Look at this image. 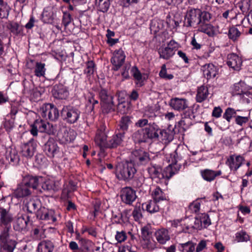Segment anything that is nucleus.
Here are the masks:
<instances>
[{"label": "nucleus", "mask_w": 252, "mask_h": 252, "mask_svg": "<svg viewBox=\"0 0 252 252\" xmlns=\"http://www.w3.org/2000/svg\"><path fill=\"white\" fill-rule=\"evenodd\" d=\"M72 21L73 18H72L71 15L68 12H63L62 18V24L63 25L64 27L66 28Z\"/></svg>", "instance_id": "obj_62"}, {"label": "nucleus", "mask_w": 252, "mask_h": 252, "mask_svg": "<svg viewBox=\"0 0 252 252\" xmlns=\"http://www.w3.org/2000/svg\"><path fill=\"white\" fill-rule=\"evenodd\" d=\"M14 220L13 214L9 208L0 207V225L3 227H11V223Z\"/></svg>", "instance_id": "obj_9"}, {"label": "nucleus", "mask_w": 252, "mask_h": 252, "mask_svg": "<svg viewBox=\"0 0 252 252\" xmlns=\"http://www.w3.org/2000/svg\"><path fill=\"white\" fill-rule=\"evenodd\" d=\"M80 110L70 105L63 106L61 112L62 119L69 124L76 123L80 118Z\"/></svg>", "instance_id": "obj_3"}, {"label": "nucleus", "mask_w": 252, "mask_h": 252, "mask_svg": "<svg viewBox=\"0 0 252 252\" xmlns=\"http://www.w3.org/2000/svg\"><path fill=\"white\" fill-rule=\"evenodd\" d=\"M148 172L150 177L152 178L163 179L161 166L157 164H151L148 168Z\"/></svg>", "instance_id": "obj_33"}, {"label": "nucleus", "mask_w": 252, "mask_h": 252, "mask_svg": "<svg viewBox=\"0 0 252 252\" xmlns=\"http://www.w3.org/2000/svg\"><path fill=\"white\" fill-rule=\"evenodd\" d=\"M128 213V211L125 210L123 213L120 212L119 210L115 209L112 211V219L115 222L120 223L124 221V216L126 215Z\"/></svg>", "instance_id": "obj_38"}, {"label": "nucleus", "mask_w": 252, "mask_h": 252, "mask_svg": "<svg viewBox=\"0 0 252 252\" xmlns=\"http://www.w3.org/2000/svg\"><path fill=\"white\" fill-rule=\"evenodd\" d=\"M240 111V110H236L232 108L228 107L223 114V118L229 123L233 117L235 118V116H237V112Z\"/></svg>", "instance_id": "obj_48"}, {"label": "nucleus", "mask_w": 252, "mask_h": 252, "mask_svg": "<svg viewBox=\"0 0 252 252\" xmlns=\"http://www.w3.org/2000/svg\"><path fill=\"white\" fill-rule=\"evenodd\" d=\"M158 53L160 58L168 60L175 55V52L170 47L161 46L158 50Z\"/></svg>", "instance_id": "obj_31"}, {"label": "nucleus", "mask_w": 252, "mask_h": 252, "mask_svg": "<svg viewBox=\"0 0 252 252\" xmlns=\"http://www.w3.org/2000/svg\"><path fill=\"white\" fill-rule=\"evenodd\" d=\"M209 94L208 88L207 86L202 85L198 87L195 99L197 102L201 103L205 100Z\"/></svg>", "instance_id": "obj_30"}, {"label": "nucleus", "mask_w": 252, "mask_h": 252, "mask_svg": "<svg viewBox=\"0 0 252 252\" xmlns=\"http://www.w3.org/2000/svg\"><path fill=\"white\" fill-rule=\"evenodd\" d=\"M158 134L159 135L158 138L160 139L161 140L164 141L165 143L166 142H169L173 139L172 135L166 130L159 129Z\"/></svg>", "instance_id": "obj_54"}, {"label": "nucleus", "mask_w": 252, "mask_h": 252, "mask_svg": "<svg viewBox=\"0 0 252 252\" xmlns=\"http://www.w3.org/2000/svg\"><path fill=\"white\" fill-rule=\"evenodd\" d=\"M232 92L235 95L245 94L246 92L245 89V83L240 81L237 83H235L232 88Z\"/></svg>", "instance_id": "obj_47"}, {"label": "nucleus", "mask_w": 252, "mask_h": 252, "mask_svg": "<svg viewBox=\"0 0 252 252\" xmlns=\"http://www.w3.org/2000/svg\"><path fill=\"white\" fill-rule=\"evenodd\" d=\"M52 93L55 98L59 99H65L69 95L67 87L61 83L56 84L53 86Z\"/></svg>", "instance_id": "obj_14"}, {"label": "nucleus", "mask_w": 252, "mask_h": 252, "mask_svg": "<svg viewBox=\"0 0 252 252\" xmlns=\"http://www.w3.org/2000/svg\"><path fill=\"white\" fill-rule=\"evenodd\" d=\"M159 75L161 78L166 80H171L174 77V76L172 74H167L166 67L165 64L162 65L161 70L159 73Z\"/></svg>", "instance_id": "obj_61"}, {"label": "nucleus", "mask_w": 252, "mask_h": 252, "mask_svg": "<svg viewBox=\"0 0 252 252\" xmlns=\"http://www.w3.org/2000/svg\"><path fill=\"white\" fill-rule=\"evenodd\" d=\"M199 215L193 219H188L186 220V227L187 230H189L190 228H193L197 230L202 229V223Z\"/></svg>", "instance_id": "obj_35"}, {"label": "nucleus", "mask_w": 252, "mask_h": 252, "mask_svg": "<svg viewBox=\"0 0 252 252\" xmlns=\"http://www.w3.org/2000/svg\"><path fill=\"white\" fill-rule=\"evenodd\" d=\"M196 244L191 241L180 244V250L182 252H194Z\"/></svg>", "instance_id": "obj_50"}, {"label": "nucleus", "mask_w": 252, "mask_h": 252, "mask_svg": "<svg viewBox=\"0 0 252 252\" xmlns=\"http://www.w3.org/2000/svg\"><path fill=\"white\" fill-rule=\"evenodd\" d=\"M122 202L127 205H131L136 200L137 195L135 191L130 187L123 188L121 192Z\"/></svg>", "instance_id": "obj_13"}, {"label": "nucleus", "mask_w": 252, "mask_h": 252, "mask_svg": "<svg viewBox=\"0 0 252 252\" xmlns=\"http://www.w3.org/2000/svg\"><path fill=\"white\" fill-rule=\"evenodd\" d=\"M226 63L229 67L238 71L241 69L242 61L237 54L231 53L227 56Z\"/></svg>", "instance_id": "obj_17"}, {"label": "nucleus", "mask_w": 252, "mask_h": 252, "mask_svg": "<svg viewBox=\"0 0 252 252\" xmlns=\"http://www.w3.org/2000/svg\"><path fill=\"white\" fill-rule=\"evenodd\" d=\"M132 138L136 143L146 142L148 141L145 128H140L135 132L132 135Z\"/></svg>", "instance_id": "obj_32"}, {"label": "nucleus", "mask_w": 252, "mask_h": 252, "mask_svg": "<svg viewBox=\"0 0 252 252\" xmlns=\"http://www.w3.org/2000/svg\"><path fill=\"white\" fill-rule=\"evenodd\" d=\"M145 206L146 210L151 214L155 213L159 211V208L157 205V202L154 200H150L142 204L143 207Z\"/></svg>", "instance_id": "obj_41"}, {"label": "nucleus", "mask_w": 252, "mask_h": 252, "mask_svg": "<svg viewBox=\"0 0 252 252\" xmlns=\"http://www.w3.org/2000/svg\"><path fill=\"white\" fill-rule=\"evenodd\" d=\"M126 59L124 51L119 49L114 51L113 56L111 59V63L113 64L112 69L118 70L123 64Z\"/></svg>", "instance_id": "obj_11"}, {"label": "nucleus", "mask_w": 252, "mask_h": 252, "mask_svg": "<svg viewBox=\"0 0 252 252\" xmlns=\"http://www.w3.org/2000/svg\"><path fill=\"white\" fill-rule=\"evenodd\" d=\"M41 183V189L43 191L49 193L55 192L60 188L61 183L58 180H54L50 179L44 180L42 178Z\"/></svg>", "instance_id": "obj_12"}, {"label": "nucleus", "mask_w": 252, "mask_h": 252, "mask_svg": "<svg viewBox=\"0 0 252 252\" xmlns=\"http://www.w3.org/2000/svg\"><path fill=\"white\" fill-rule=\"evenodd\" d=\"M16 242L11 241L8 244H0L1 252H13L16 247Z\"/></svg>", "instance_id": "obj_57"}, {"label": "nucleus", "mask_w": 252, "mask_h": 252, "mask_svg": "<svg viewBox=\"0 0 252 252\" xmlns=\"http://www.w3.org/2000/svg\"><path fill=\"white\" fill-rule=\"evenodd\" d=\"M155 235L158 242L161 244H165L170 239L168 231L164 228L157 230L155 233Z\"/></svg>", "instance_id": "obj_34"}, {"label": "nucleus", "mask_w": 252, "mask_h": 252, "mask_svg": "<svg viewBox=\"0 0 252 252\" xmlns=\"http://www.w3.org/2000/svg\"><path fill=\"white\" fill-rule=\"evenodd\" d=\"M237 5L243 13H247L250 8L251 1L250 0H241Z\"/></svg>", "instance_id": "obj_58"}, {"label": "nucleus", "mask_w": 252, "mask_h": 252, "mask_svg": "<svg viewBox=\"0 0 252 252\" xmlns=\"http://www.w3.org/2000/svg\"><path fill=\"white\" fill-rule=\"evenodd\" d=\"M200 173L204 180L210 182L214 180L217 176L220 175L221 174V171L220 170L215 171L206 169L201 170Z\"/></svg>", "instance_id": "obj_28"}, {"label": "nucleus", "mask_w": 252, "mask_h": 252, "mask_svg": "<svg viewBox=\"0 0 252 252\" xmlns=\"http://www.w3.org/2000/svg\"><path fill=\"white\" fill-rule=\"evenodd\" d=\"M144 211L143 206L141 207L140 203H137L134 206L132 215L134 220L136 221H139L143 217L142 212Z\"/></svg>", "instance_id": "obj_43"}, {"label": "nucleus", "mask_w": 252, "mask_h": 252, "mask_svg": "<svg viewBox=\"0 0 252 252\" xmlns=\"http://www.w3.org/2000/svg\"><path fill=\"white\" fill-rule=\"evenodd\" d=\"M43 150L48 157L53 158L59 153L60 148L55 139L49 138L44 145Z\"/></svg>", "instance_id": "obj_10"}, {"label": "nucleus", "mask_w": 252, "mask_h": 252, "mask_svg": "<svg viewBox=\"0 0 252 252\" xmlns=\"http://www.w3.org/2000/svg\"><path fill=\"white\" fill-rule=\"evenodd\" d=\"M53 243L49 240L41 242L38 245V252H52L54 249Z\"/></svg>", "instance_id": "obj_37"}, {"label": "nucleus", "mask_w": 252, "mask_h": 252, "mask_svg": "<svg viewBox=\"0 0 252 252\" xmlns=\"http://www.w3.org/2000/svg\"><path fill=\"white\" fill-rule=\"evenodd\" d=\"M136 171L133 162L120 163L116 167V175L120 180L128 181L134 177Z\"/></svg>", "instance_id": "obj_1"}, {"label": "nucleus", "mask_w": 252, "mask_h": 252, "mask_svg": "<svg viewBox=\"0 0 252 252\" xmlns=\"http://www.w3.org/2000/svg\"><path fill=\"white\" fill-rule=\"evenodd\" d=\"M147 139H158L159 137L158 131L159 128L158 125L153 123L149 125L148 126L144 128Z\"/></svg>", "instance_id": "obj_26"}, {"label": "nucleus", "mask_w": 252, "mask_h": 252, "mask_svg": "<svg viewBox=\"0 0 252 252\" xmlns=\"http://www.w3.org/2000/svg\"><path fill=\"white\" fill-rule=\"evenodd\" d=\"M6 160L13 165L18 164L20 158L17 151L15 149H10L8 150L5 154Z\"/></svg>", "instance_id": "obj_29"}, {"label": "nucleus", "mask_w": 252, "mask_h": 252, "mask_svg": "<svg viewBox=\"0 0 252 252\" xmlns=\"http://www.w3.org/2000/svg\"><path fill=\"white\" fill-rule=\"evenodd\" d=\"M171 164H169L161 172L163 179L167 178L168 179L171 178L177 171L175 168H173L172 164H176L179 159L177 150H176L173 154H171Z\"/></svg>", "instance_id": "obj_16"}, {"label": "nucleus", "mask_w": 252, "mask_h": 252, "mask_svg": "<svg viewBox=\"0 0 252 252\" xmlns=\"http://www.w3.org/2000/svg\"><path fill=\"white\" fill-rule=\"evenodd\" d=\"M204 13L208 12L202 11L198 8H189L187 10L185 17V25L187 27H197L203 19Z\"/></svg>", "instance_id": "obj_2"}, {"label": "nucleus", "mask_w": 252, "mask_h": 252, "mask_svg": "<svg viewBox=\"0 0 252 252\" xmlns=\"http://www.w3.org/2000/svg\"><path fill=\"white\" fill-rule=\"evenodd\" d=\"M26 207L29 213H37V210L41 207V203L38 199H30L26 203Z\"/></svg>", "instance_id": "obj_36"}, {"label": "nucleus", "mask_w": 252, "mask_h": 252, "mask_svg": "<svg viewBox=\"0 0 252 252\" xmlns=\"http://www.w3.org/2000/svg\"><path fill=\"white\" fill-rule=\"evenodd\" d=\"M169 105L173 109L177 111L184 110L188 107V101L186 99L178 97L171 99Z\"/></svg>", "instance_id": "obj_23"}, {"label": "nucleus", "mask_w": 252, "mask_h": 252, "mask_svg": "<svg viewBox=\"0 0 252 252\" xmlns=\"http://www.w3.org/2000/svg\"><path fill=\"white\" fill-rule=\"evenodd\" d=\"M38 131L46 132L50 135L54 134L55 129L53 125L42 120H36L31 126L30 132L33 136H36L37 135Z\"/></svg>", "instance_id": "obj_4"}, {"label": "nucleus", "mask_w": 252, "mask_h": 252, "mask_svg": "<svg viewBox=\"0 0 252 252\" xmlns=\"http://www.w3.org/2000/svg\"><path fill=\"white\" fill-rule=\"evenodd\" d=\"M141 244L143 249L148 250H152L155 247V242L152 238L141 240Z\"/></svg>", "instance_id": "obj_55"}, {"label": "nucleus", "mask_w": 252, "mask_h": 252, "mask_svg": "<svg viewBox=\"0 0 252 252\" xmlns=\"http://www.w3.org/2000/svg\"><path fill=\"white\" fill-rule=\"evenodd\" d=\"M131 157L134 161L138 165H146L150 160L149 154L141 149L132 151Z\"/></svg>", "instance_id": "obj_8"}, {"label": "nucleus", "mask_w": 252, "mask_h": 252, "mask_svg": "<svg viewBox=\"0 0 252 252\" xmlns=\"http://www.w3.org/2000/svg\"><path fill=\"white\" fill-rule=\"evenodd\" d=\"M152 195L154 201H155L156 202H158L160 201L166 199L165 195L159 188H156L153 191Z\"/></svg>", "instance_id": "obj_51"}, {"label": "nucleus", "mask_w": 252, "mask_h": 252, "mask_svg": "<svg viewBox=\"0 0 252 252\" xmlns=\"http://www.w3.org/2000/svg\"><path fill=\"white\" fill-rule=\"evenodd\" d=\"M98 10L102 12H106L110 6V0H95Z\"/></svg>", "instance_id": "obj_46"}, {"label": "nucleus", "mask_w": 252, "mask_h": 252, "mask_svg": "<svg viewBox=\"0 0 252 252\" xmlns=\"http://www.w3.org/2000/svg\"><path fill=\"white\" fill-rule=\"evenodd\" d=\"M151 226L146 225L141 228V240L152 238Z\"/></svg>", "instance_id": "obj_52"}, {"label": "nucleus", "mask_w": 252, "mask_h": 252, "mask_svg": "<svg viewBox=\"0 0 252 252\" xmlns=\"http://www.w3.org/2000/svg\"><path fill=\"white\" fill-rule=\"evenodd\" d=\"M10 6L3 0H0V18H6L10 10Z\"/></svg>", "instance_id": "obj_44"}, {"label": "nucleus", "mask_w": 252, "mask_h": 252, "mask_svg": "<svg viewBox=\"0 0 252 252\" xmlns=\"http://www.w3.org/2000/svg\"><path fill=\"white\" fill-rule=\"evenodd\" d=\"M203 75L207 79L214 78L219 72V68L213 63L206 64L202 66Z\"/></svg>", "instance_id": "obj_22"}, {"label": "nucleus", "mask_w": 252, "mask_h": 252, "mask_svg": "<svg viewBox=\"0 0 252 252\" xmlns=\"http://www.w3.org/2000/svg\"><path fill=\"white\" fill-rule=\"evenodd\" d=\"M29 220V217L23 215L17 216L13 224V229L15 231L21 232L25 230Z\"/></svg>", "instance_id": "obj_21"}, {"label": "nucleus", "mask_w": 252, "mask_h": 252, "mask_svg": "<svg viewBox=\"0 0 252 252\" xmlns=\"http://www.w3.org/2000/svg\"><path fill=\"white\" fill-rule=\"evenodd\" d=\"M36 216L40 220H51L52 222L56 221V218L54 216V212L45 207H40L37 210Z\"/></svg>", "instance_id": "obj_20"}, {"label": "nucleus", "mask_w": 252, "mask_h": 252, "mask_svg": "<svg viewBox=\"0 0 252 252\" xmlns=\"http://www.w3.org/2000/svg\"><path fill=\"white\" fill-rule=\"evenodd\" d=\"M118 111L121 114L126 113L128 111L127 104L124 100H122L117 105Z\"/></svg>", "instance_id": "obj_64"}, {"label": "nucleus", "mask_w": 252, "mask_h": 252, "mask_svg": "<svg viewBox=\"0 0 252 252\" xmlns=\"http://www.w3.org/2000/svg\"><path fill=\"white\" fill-rule=\"evenodd\" d=\"M11 227H4L3 230L0 234V244H8L9 242L14 241V240L9 239V231Z\"/></svg>", "instance_id": "obj_49"}, {"label": "nucleus", "mask_w": 252, "mask_h": 252, "mask_svg": "<svg viewBox=\"0 0 252 252\" xmlns=\"http://www.w3.org/2000/svg\"><path fill=\"white\" fill-rule=\"evenodd\" d=\"M7 28L10 30L11 32L16 35L20 33L21 31L19 25L15 22L9 23L7 25Z\"/></svg>", "instance_id": "obj_60"}, {"label": "nucleus", "mask_w": 252, "mask_h": 252, "mask_svg": "<svg viewBox=\"0 0 252 252\" xmlns=\"http://www.w3.org/2000/svg\"><path fill=\"white\" fill-rule=\"evenodd\" d=\"M86 66L87 67L84 70V73L89 75L93 74L95 70V64L94 62L92 61H88L87 63Z\"/></svg>", "instance_id": "obj_63"}, {"label": "nucleus", "mask_w": 252, "mask_h": 252, "mask_svg": "<svg viewBox=\"0 0 252 252\" xmlns=\"http://www.w3.org/2000/svg\"><path fill=\"white\" fill-rule=\"evenodd\" d=\"M131 123V118L128 116H123L119 122V130L125 133L128 129V126Z\"/></svg>", "instance_id": "obj_39"}, {"label": "nucleus", "mask_w": 252, "mask_h": 252, "mask_svg": "<svg viewBox=\"0 0 252 252\" xmlns=\"http://www.w3.org/2000/svg\"><path fill=\"white\" fill-rule=\"evenodd\" d=\"M46 70L45 63L36 62L35 64L34 74L38 77H44Z\"/></svg>", "instance_id": "obj_42"}, {"label": "nucleus", "mask_w": 252, "mask_h": 252, "mask_svg": "<svg viewBox=\"0 0 252 252\" xmlns=\"http://www.w3.org/2000/svg\"><path fill=\"white\" fill-rule=\"evenodd\" d=\"M131 72L136 80V84L139 87L142 86L144 85L143 77L138 68L135 66H133L131 69Z\"/></svg>", "instance_id": "obj_40"}, {"label": "nucleus", "mask_w": 252, "mask_h": 252, "mask_svg": "<svg viewBox=\"0 0 252 252\" xmlns=\"http://www.w3.org/2000/svg\"><path fill=\"white\" fill-rule=\"evenodd\" d=\"M105 126H103L100 129H99L95 138V142L96 144L101 148H107L108 142L106 141L107 135L104 132Z\"/></svg>", "instance_id": "obj_25"}, {"label": "nucleus", "mask_w": 252, "mask_h": 252, "mask_svg": "<svg viewBox=\"0 0 252 252\" xmlns=\"http://www.w3.org/2000/svg\"><path fill=\"white\" fill-rule=\"evenodd\" d=\"M40 115L46 119L52 121H56L59 117V112L57 108L53 104H43L38 111Z\"/></svg>", "instance_id": "obj_6"}, {"label": "nucleus", "mask_w": 252, "mask_h": 252, "mask_svg": "<svg viewBox=\"0 0 252 252\" xmlns=\"http://www.w3.org/2000/svg\"><path fill=\"white\" fill-rule=\"evenodd\" d=\"M240 32L235 27L230 28L228 31V37L233 41L237 40L240 36Z\"/></svg>", "instance_id": "obj_56"}, {"label": "nucleus", "mask_w": 252, "mask_h": 252, "mask_svg": "<svg viewBox=\"0 0 252 252\" xmlns=\"http://www.w3.org/2000/svg\"><path fill=\"white\" fill-rule=\"evenodd\" d=\"M125 132H119L112 136L111 139L108 141L107 148H115L121 146L125 138Z\"/></svg>", "instance_id": "obj_24"}, {"label": "nucleus", "mask_w": 252, "mask_h": 252, "mask_svg": "<svg viewBox=\"0 0 252 252\" xmlns=\"http://www.w3.org/2000/svg\"><path fill=\"white\" fill-rule=\"evenodd\" d=\"M244 160L243 157L240 155H231L226 159L225 164L233 172H236L242 165Z\"/></svg>", "instance_id": "obj_15"}, {"label": "nucleus", "mask_w": 252, "mask_h": 252, "mask_svg": "<svg viewBox=\"0 0 252 252\" xmlns=\"http://www.w3.org/2000/svg\"><path fill=\"white\" fill-rule=\"evenodd\" d=\"M42 177L41 176H33L30 175H27L23 177L21 184L32 188L33 189H36L38 186L40 182H42Z\"/></svg>", "instance_id": "obj_18"}, {"label": "nucleus", "mask_w": 252, "mask_h": 252, "mask_svg": "<svg viewBox=\"0 0 252 252\" xmlns=\"http://www.w3.org/2000/svg\"><path fill=\"white\" fill-rule=\"evenodd\" d=\"M31 191L29 188L26 185H21L15 191V194L17 197H24L30 195L31 194Z\"/></svg>", "instance_id": "obj_45"}, {"label": "nucleus", "mask_w": 252, "mask_h": 252, "mask_svg": "<svg viewBox=\"0 0 252 252\" xmlns=\"http://www.w3.org/2000/svg\"><path fill=\"white\" fill-rule=\"evenodd\" d=\"M211 18V16L209 13H204L203 19L197 27L199 31L205 33L210 36H213L215 34L214 27L211 24L208 23Z\"/></svg>", "instance_id": "obj_7"}, {"label": "nucleus", "mask_w": 252, "mask_h": 252, "mask_svg": "<svg viewBox=\"0 0 252 252\" xmlns=\"http://www.w3.org/2000/svg\"><path fill=\"white\" fill-rule=\"evenodd\" d=\"M55 18V12L52 7H45L42 13L41 20L44 23L51 24Z\"/></svg>", "instance_id": "obj_27"}, {"label": "nucleus", "mask_w": 252, "mask_h": 252, "mask_svg": "<svg viewBox=\"0 0 252 252\" xmlns=\"http://www.w3.org/2000/svg\"><path fill=\"white\" fill-rule=\"evenodd\" d=\"M250 240V236L244 230H241L235 234V240L237 242H247Z\"/></svg>", "instance_id": "obj_53"}, {"label": "nucleus", "mask_w": 252, "mask_h": 252, "mask_svg": "<svg viewBox=\"0 0 252 252\" xmlns=\"http://www.w3.org/2000/svg\"><path fill=\"white\" fill-rule=\"evenodd\" d=\"M36 144L33 139H31L22 146L21 153L23 156L27 158H31L34 155Z\"/></svg>", "instance_id": "obj_19"}, {"label": "nucleus", "mask_w": 252, "mask_h": 252, "mask_svg": "<svg viewBox=\"0 0 252 252\" xmlns=\"http://www.w3.org/2000/svg\"><path fill=\"white\" fill-rule=\"evenodd\" d=\"M198 215L202 223V229L207 228L211 224V220L208 214L204 213Z\"/></svg>", "instance_id": "obj_59"}, {"label": "nucleus", "mask_w": 252, "mask_h": 252, "mask_svg": "<svg viewBox=\"0 0 252 252\" xmlns=\"http://www.w3.org/2000/svg\"><path fill=\"white\" fill-rule=\"evenodd\" d=\"M98 94L101 100L103 112L108 113L114 111L115 105L113 101V97L108 93L106 89L103 88L100 89Z\"/></svg>", "instance_id": "obj_5"}]
</instances>
